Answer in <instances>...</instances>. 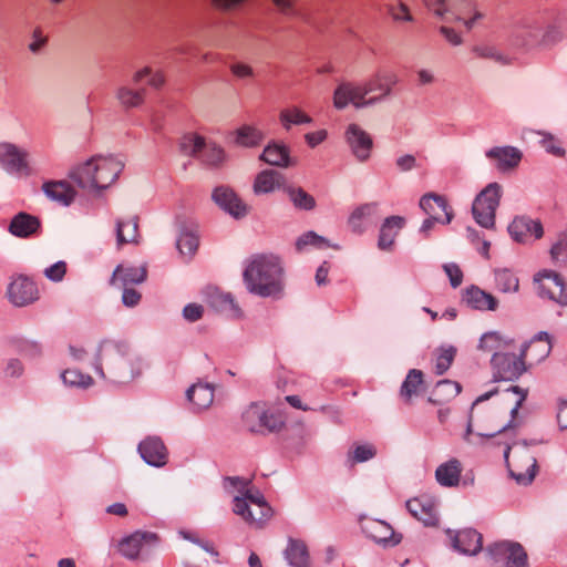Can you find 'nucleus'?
Masks as SVG:
<instances>
[{"label":"nucleus","mask_w":567,"mask_h":567,"mask_svg":"<svg viewBox=\"0 0 567 567\" xmlns=\"http://www.w3.org/2000/svg\"><path fill=\"white\" fill-rule=\"evenodd\" d=\"M497 390H491L482 395H480L472 404L466 433L464 435L465 441L471 442L470 435L474 433L476 429V434L481 437H494L496 434L506 432L511 429H515L517 423L515 419L518 414V410L523 405V402L526 400L527 390H524L517 385L512 386L505 391V394L509 393L515 394L517 398L515 400L514 405L509 409L511 421L508 423L501 422L499 419V408L496 404H484L485 401L491 399Z\"/></svg>","instance_id":"nucleus-1"},{"label":"nucleus","mask_w":567,"mask_h":567,"mask_svg":"<svg viewBox=\"0 0 567 567\" xmlns=\"http://www.w3.org/2000/svg\"><path fill=\"white\" fill-rule=\"evenodd\" d=\"M143 359L132 352L127 344L112 340L99 346L95 372L114 384H128L141 377L144 370Z\"/></svg>","instance_id":"nucleus-2"},{"label":"nucleus","mask_w":567,"mask_h":567,"mask_svg":"<svg viewBox=\"0 0 567 567\" xmlns=\"http://www.w3.org/2000/svg\"><path fill=\"white\" fill-rule=\"evenodd\" d=\"M247 290L262 298H279L282 295L284 268L272 255H257L248 262L244 274Z\"/></svg>","instance_id":"nucleus-3"},{"label":"nucleus","mask_w":567,"mask_h":567,"mask_svg":"<svg viewBox=\"0 0 567 567\" xmlns=\"http://www.w3.org/2000/svg\"><path fill=\"white\" fill-rule=\"evenodd\" d=\"M123 169V163L112 156H94L75 166L69 177L82 189L97 192L111 186Z\"/></svg>","instance_id":"nucleus-4"},{"label":"nucleus","mask_w":567,"mask_h":567,"mask_svg":"<svg viewBox=\"0 0 567 567\" xmlns=\"http://www.w3.org/2000/svg\"><path fill=\"white\" fill-rule=\"evenodd\" d=\"M504 457L511 476L520 485L533 482L537 471L535 456L527 450L526 444L507 445Z\"/></svg>","instance_id":"nucleus-5"},{"label":"nucleus","mask_w":567,"mask_h":567,"mask_svg":"<svg viewBox=\"0 0 567 567\" xmlns=\"http://www.w3.org/2000/svg\"><path fill=\"white\" fill-rule=\"evenodd\" d=\"M233 503V512L247 524L256 527H261L272 514L271 507L258 491L247 493V497L235 496Z\"/></svg>","instance_id":"nucleus-6"},{"label":"nucleus","mask_w":567,"mask_h":567,"mask_svg":"<svg viewBox=\"0 0 567 567\" xmlns=\"http://www.w3.org/2000/svg\"><path fill=\"white\" fill-rule=\"evenodd\" d=\"M429 11L435 17L445 21H464L465 25L470 29L474 22L483 18V14L478 11L474 13V17L467 19V16L472 12L471 0H422Z\"/></svg>","instance_id":"nucleus-7"},{"label":"nucleus","mask_w":567,"mask_h":567,"mask_svg":"<svg viewBox=\"0 0 567 567\" xmlns=\"http://www.w3.org/2000/svg\"><path fill=\"white\" fill-rule=\"evenodd\" d=\"M501 197L502 186L498 183L488 184L475 197L472 214L480 226L486 229H493L495 227V215Z\"/></svg>","instance_id":"nucleus-8"},{"label":"nucleus","mask_w":567,"mask_h":567,"mask_svg":"<svg viewBox=\"0 0 567 567\" xmlns=\"http://www.w3.org/2000/svg\"><path fill=\"white\" fill-rule=\"evenodd\" d=\"M485 555L493 566L497 567H527V553L516 542L501 540L488 545Z\"/></svg>","instance_id":"nucleus-9"},{"label":"nucleus","mask_w":567,"mask_h":567,"mask_svg":"<svg viewBox=\"0 0 567 567\" xmlns=\"http://www.w3.org/2000/svg\"><path fill=\"white\" fill-rule=\"evenodd\" d=\"M245 427L251 433L279 432L285 426L280 415L268 413L265 405L258 402L251 403L241 415Z\"/></svg>","instance_id":"nucleus-10"},{"label":"nucleus","mask_w":567,"mask_h":567,"mask_svg":"<svg viewBox=\"0 0 567 567\" xmlns=\"http://www.w3.org/2000/svg\"><path fill=\"white\" fill-rule=\"evenodd\" d=\"M374 99H369L364 83L351 81L340 82L333 91L332 103L334 109L341 111L352 105L354 109H365L375 105Z\"/></svg>","instance_id":"nucleus-11"},{"label":"nucleus","mask_w":567,"mask_h":567,"mask_svg":"<svg viewBox=\"0 0 567 567\" xmlns=\"http://www.w3.org/2000/svg\"><path fill=\"white\" fill-rule=\"evenodd\" d=\"M544 18L532 17L524 19L512 33L513 43L522 48H533L543 43Z\"/></svg>","instance_id":"nucleus-12"},{"label":"nucleus","mask_w":567,"mask_h":567,"mask_svg":"<svg viewBox=\"0 0 567 567\" xmlns=\"http://www.w3.org/2000/svg\"><path fill=\"white\" fill-rule=\"evenodd\" d=\"M494 379L512 381L519 378L525 371L524 359L512 353L496 352L491 360Z\"/></svg>","instance_id":"nucleus-13"},{"label":"nucleus","mask_w":567,"mask_h":567,"mask_svg":"<svg viewBox=\"0 0 567 567\" xmlns=\"http://www.w3.org/2000/svg\"><path fill=\"white\" fill-rule=\"evenodd\" d=\"M344 138L359 162H365L371 155L373 141L371 135L360 125L351 123L347 126Z\"/></svg>","instance_id":"nucleus-14"},{"label":"nucleus","mask_w":567,"mask_h":567,"mask_svg":"<svg viewBox=\"0 0 567 567\" xmlns=\"http://www.w3.org/2000/svg\"><path fill=\"white\" fill-rule=\"evenodd\" d=\"M539 281V295L560 306H567V291L564 279L555 271L544 270L536 278Z\"/></svg>","instance_id":"nucleus-15"},{"label":"nucleus","mask_w":567,"mask_h":567,"mask_svg":"<svg viewBox=\"0 0 567 567\" xmlns=\"http://www.w3.org/2000/svg\"><path fill=\"white\" fill-rule=\"evenodd\" d=\"M361 527L369 538L383 547H394L402 540L401 534H396L384 520L364 519Z\"/></svg>","instance_id":"nucleus-16"},{"label":"nucleus","mask_w":567,"mask_h":567,"mask_svg":"<svg viewBox=\"0 0 567 567\" xmlns=\"http://www.w3.org/2000/svg\"><path fill=\"white\" fill-rule=\"evenodd\" d=\"M9 300L17 307H24L39 299L37 285L25 276H19L8 287Z\"/></svg>","instance_id":"nucleus-17"},{"label":"nucleus","mask_w":567,"mask_h":567,"mask_svg":"<svg viewBox=\"0 0 567 567\" xmlns=\"http://www.w3.org/2000/svg\"><path fill=\"white\" fill-rule=\"evenodd\" d=\"M213 200L235 218H243L249 213V206L230 188L219 186L213 192Z\"/></svg>","instance_id":"nucleus-18"},{"label":"nucleus","mask_w":567,"mask_h":567,"mask_svg":"<svg viewBox=\"0 0 567 567\" xmlns=\"http://www.w3.org/2000/svg\"><path fill=\"white\" fill-rule=\"evenodd\" d=\"M508 233L515 241L527 243L532 238H542L544 229L538 219H532L528 216H517L509 224Z\"/></svg>","instance_id":"nucleus-19"},{"label":"nucleus","mask_w":567,"mask_h":567,"mask_svg":"<svg viewBox=\"0 0 567 567\" xmlns=\"http://www.w3.org/2000/svg\"><path fill=\"white\" fill-rule=\"evenodd\" d=\"M399 79L393 73L377 72L368 81L364 82L369 99H374L375 105L385 101L392 95L393 86Z\"/></svg>","instance_id":"nucleus-20"},{"label":"nucleus","mask_w":567,"mask_h":567,"mask_svg":"<svg viewBox=\"0 0 567 567\" xmlns=\"http://www.w3.org/2000/svg\"><path fill=\"white\" fill-rule=\"evenodd\" d=\"M27 156L28 153L14 144H0V164L9 173H25L28 171Z\"/></svg>","instance_id":"nucleus-21"},{"label":"nucleus","mask_w":567,"mask_h":567,"mask_svg":"<svg viewBox=\"0 0 567 567\" xmlns=\"http://www.w3.org/2000/svg\"><path fill=\"white\" fill-rule=\"evenodd\" d=\"M421 209L429 217L436 219L442 224H450L453 218V212L449 207L446 199L437 194H426L420 199Z\"/></svg>","instance_id":"nucleus-22"},{"label":"nucleus","mask_w":567,"mask_h":567,"mask_svg":"<svg viewBox=\"0 0 567 567\" xmlns=\"http://www.w3.org/2000/svg\"><path fill=\"white\" fill-rule=\"evenodd\" d=\"M447 534L452 539L453 547L464 555L474 556L482 550L483 537L475 529L464 528L455 534L447 530Z\"/></svg>","instance_id":"nucleus-23"},{"label":"nucleus","mask_w":567,"mask_h":567,"mask_svg":"<svg viewBox=\"0 0 567 567\" xmlns=\"http://www.w3.org/2000/svg\"><path fill=\"white\" fill-rule=\"evenodd\" d=\"M406 508L413 517L421 520L424 525H436V503L432 497L427 495H421L419 497L409 499L406 502Z\"/></svg>","instance_id":"nucleus-24"},{"label":"nucleus","mask_w":567,"mask_h":567,"mask_svg":"<svg viewBox=\"0 0 567 567\" xmlns=\"http://www.w3.org/2000/svg\"><path fill=\"white\" fill-rule=\"evenodd\" d=\"M158 537L150 532H135L118 543V551L127 559L135 560L146 544H156Z\"/></svg>","instance_id":"nucleus-25"},{"label":"nucleus","mask_w":567,"mask_h":567,"mask_svg":"<svg viewBox=\"0 0 567 567\" xmlns=\"http://www.w3.org/2000/svg\"><path fill=\"white\" fill-rule=\"evenodd\" d=\"M137 450L148 465L161 467L167 463V449L159 437H146L138 444Z\"/></svg>","instance_id":"nucleus-26"},{"label":"nucleus","mask_w":567,"mask_h":567,"mask_svg":"<svg viewBox=\"0 0 567 567\" xmlns=\"http://www.w3.org/2000/svg\"><path fill=\"white\" fill-rule=\"evenodd\" d=\"M378 213L379 203H364L352 210L348 218V226L352 233L361 235L365 231L367 224L372 221Z\"/></svg>","instance_id":"nucleus-27"},{"label":"nucleus","mask_w":567,"mask_h":567,"mask_svg":"<svg viewBox=\"0 0 567 567\" xmlns=\"http://www.w3.org/2000/svg\"><path fill=\"white\" fill-rule=\"evenodd\" d=\"M146 277L147 269L145 266L118 265L113 271L111 282L118 287H130L144 282Z\"/></svg>","instance_id":"nucleus-28"},{"label":"nucleus","mask_w":567,"mask_h":567,"mask_svg":"<svg viewBox=\"0 0 567 567\" xmlns=\"http://www.w3.org/2000/svg\"><path fill=\"white\" fill-rule=\"evenodd\" d=\"M551 351V341L547 332H538L529 343L525 344L520 351L522 359L530 358L533 362H540Z\"/></svg>","instance_id":"nucleus-29"},{"label":"nucleus","mask_w":567,"mask_h":567,"mask_svg":"<svg viewBox=\"0 0 567 567\" xmlns=\"http://www.w3.org/2000/svg\"><path fill=\"white\" fill-rule=\"evenodd\" d=\"M287 186L285 184V176L275 169H264L257 174L252 190L256 195L269 194L276 189H282Z\"/></svg>","instance_id":"nucleus-30"},{"label":"nucleus","mask_w":567,"mask_h":567,"mask_svg":"<svg viewBox=\"0 0 567 567\" xmlns=\"http://www.w3.org/2000/svg\"><path fill=\"white\" fill-rule=\"evenodd\" d=\"M206 300L208 305L218 312L230 317L240 316V309L230 293L223 292L217 288H208L206 291Z\"/></svg>","instance_id":"nucleus-31"},{"label":"nucleus","mask_w":567,"mask_h":567,"mask_svg":"<svg viewBox=\"0 0 567 567\" xmlns=\"http://www.w3.org/2000/svg\"><path fill=\"white\" fill-rule=\"evenodd\" d=\"M486 156L494 159L502 172L515 168L522 159L520 151L513 146L493 147L486 152Z\"/></svg>","instance_id":"nucleus-32"},{"label":"nucleus","mask_w":567,"mask_h":567,"mask_svg":"<svg viewBox=\"0 0 567 567\" xmlns=\"http://www.w3.org/2000/svg\"><path fill=\"white\" fill-rule=\"evenodd\" d=\"M405 219L401 216L386 217L381 225L378 247L381 250H391L399 231L404 227Z\"/></svg>","instance_id":"nucleus-33"},{"label":"nucleus","mask_w":567,"mask_h":567,"mask_svg":"<svg viewBox=\"0 0 567 567\" xmlns=\"http://www.w3.org/2000/svg\"><path fill=\"white\" fill-rule=\"evenodd\" d=\"M463 299L470 307L481 311H495L498 307V300L493 295L476 286L467 288Z\"/></svg>","instance_id":"nucleus-34"},{"label":"nucleus","mask_w":567,"mask_h":567,"mask_svg":"<svg viewBox=\"0 0 567 567\" xmlns=\"http://www.w3.org/2000/svg\"><path fill=\"white\" fill-rule=\"evenodd\" d=\"M42 189L50 199L64 206H69L76 194L74 188L65 181L47 182Z\"/></svg>","instance_id":"nucleus-35"},{"label":"nucleus","mask_w":567,"mask_h":567,"mask_svg":"<svg viewBox=\"0 0 567 567\" xmlns=\"http://www.w3.org/2000/svg\"><path fill=\"white\" fill-rule=\"evenodd\" d=\"M138 238V218L137 216H127L116 220V243L117 247L126 244H136Z\"/></svg>","instance_id":"nucleus-36"},{"label":"nucleus","mask_w":567,"mask_h":567,"mask_svg":"<svg viewBox=\"0 0 567 567\" xmlns=\"http://www.w3.org/2000/svg\"><path fill=\"white\" fill-rule=\"evenodd\" d=\"M186 396L194 408L205 410L214 401V386L209 383H195L187 390Z\"/></svg>","instance_id":"nucleus-37"},{"label":"nucleus","mask_w":567,"mask_h":567,"mask_svg":"<svg viewBox=\"0 0 567 567\" xmlns=\"http://www.w3.org/2000/svg\"><path fill=\"white\" fill-rule=\"evenodd\" d=\"M462 465L458 460L452 458L441 464L435 471V477L440 485L445 487L457 486L461 480Z\"/></svg>","instance_id":"nucleus-38"},{"label":"nucleus","mask_w":567,"mask_h":567,"mask_svg":"<svg viewBox=\"0 0 567 567\" xmlns=\"http://www.w3.org/2000/svg\"><path fill=\"white\" fill-rule=\"evenodd\" d=\"M260 159L269 165L288 167L295 163L290 158L289 148L284 144L272 143L265 147Z\"/></svg>","instance_id":"nucleus-39"},{"label":"nucleus","mask_w":567,"mask_h":567,"mask_svg":"<svg viewBox=\"0 0 567 567\" xmlns=\"http://www.w3.org/2000/svg\"><path fill=\"white\" fill-rule=\"evenodd\" d=\"M423 390V373L421 370L409 371L400 389V398L405 404H411L413 399Z\"/></svg>","instance_id":"nucleus-40"},{"label":"nucleus","mask_w":567,"mask_h":567,"mask_svg":"<svg viewBox=\"0 0 567 567\" xmlns=\"http://www.w3.org/2000/svg\"><path fill=\"white\" fill-rule=\"evenodd\" d=\"M462 388L461 384L452 380H441L434 386L429 401L435 405H442L456 398Z\"/></svg>","instance_id":"nucleus-41"},{"label":"nucleus","mask_w":567,"mask_h":567,"mask_svg":"<svg viewBox=\"0 0 567 567\" xmlns=\"http://www.w3.org/2000/svg\"><path fill=\"white\" fill-rule=\"evenodd\" d=\"M40 227L38 218L25 214L19 213L10 223L9 230L12 235L18 237H28L34 234Z\"/></svg>","instance_id":"nucleus-42"},{"label":"nucleus","mask_w":567,"mask_h":567,"mask_svg":"<svg viewBox=\"0 0 567 567\" xmlns=\"http://www.w3.org/2000/svg\"><path fill=\"white\" fill-rule=\"evenodd\" d=\"M146 89H133L127 85H122L116 90V100L120 105L125 109L138 107L144 103Z\"/></svg>","instance_id":"nucleus-43"},{"label":"nucleus","mask_w":567,"mask_h":567,"mask_svg":"<svg viewBox=\"0 0 567 567\" xmlns=\"http://www.w3.org/2000/svg\"><path fill=\"white\" fill-rule=\"evenodd\" d=\"M235 143L243 147H256L265 140V134L256 126L243 125L234 132Z\"/></svg>","instance_id":"nucleus-44"},{"label":"nucleus","mask_w":567,"mask_h":567,"mask_svg":"<svg viewBox=\"0 0 567 567\" xmlns=\"http://www.w3.org/2000/svg\"><path fill=\"white\" fill-rule=\"evenodd\" d=\"M284 192L297 209L312 210L316 207L315 197L308 194L302 187L287 185L284 187Z\"/></svg>","instance_id":"nucleus-45"},{"label":"nucleus","mask_w":567,"mask_h":567,"mask_svg":"<svg viewBox=\"0 0 567 567\" xmlns=\"http://www.w3.org/2000/svg\"><path fill=\"white\" fill-rule=\"evenodd\" d=\"M544 43H555L567 38V18L558 17L551 23L544 20Z\"/></svg>","instance_id":"nucleus-46"},{"label":"nucleus","mask_w":567,"mask_h":567,"mask_svg":"<svg viewBox=\"0 0 567 567\" xmlns=\"http://www.w3.org/2000/svg\"><path fill=\"white\" fill-rule=\"evenodd\" d=\"M286 558L292 567H309L308 548L300 540H291L286 549Z\"/></svg>","instance_id":"nucleus-47"},{"label":"nucleus","mask_w":567,"mask_h":567,"mask_svg":"<svg viewBox=\"0 0 567 567\" xmlns=\"http://www.w3.org/2000/svg\"><path fill=\"white\" fill-rule=\"evenodd\" d=\"M377 455V447L371 443L353 444L347 454V464L350 467L368 462Z\"/></svg>","instance_id":"nucleus-48"},{"label":"nucleus","mask_w":567,"mask_h":567,"mask_svg":"<svg viewBox=\"0 0 567 567\" xmlns=\"http://www.w3.org/2000/svg\"><path fill=\"white\" fill-rule=\"evenodd\" d=\"M279 120L286 130H290L292 125L312 123V118L297 106L282 110L279 114Z\"/></svg>","instance_id":"nucleus-49"},{"label":"nucleus","mask_w":567,"mask_h":567,"mask_svg":"<svg viewBox=\"0 0 567 567\" xmlns=\"http://www.w3.org/2000/svg\"><path fill=\"white\" fill-rule=\"evenodd\" d=\"M472 51L480 59L491 60L499 65L512 64V59L507 54L499 51L494 45H488V44L475 45L472 49Z\"/></svg>","instance_id":"nucleus-50"},{"label":"nucleus","mask_w":567,"mask_h":567,"mask_svg":"<svg viewBox=\"0 0 567 567\" xmlns=\"http://www.w3.org/2000/svg\"><path fill=\"white\" fill-rule=\"evenodd\" d=\"M199 245V238L195 230L184 229L177 238V249L184 256L192 257Z\"/></svg>","instance_id":"nucleus-51"},{"label":"nucleus","mask_w":567,"mask_h":567,"mask_svg":"<svg viewBox=\"0 0 567 567\" xmlns=\"http://www.w3.org/2000/svg\"><path fill=\"white\" fill-rule=\"evenodd\" d=\"M181 148L184 154L188 156H202L206 148V141L203 136L197 134L185 135L181 142Z\"/></svg>","instance_id":"nucleus-52"},{"label":"nucleus","mask_w":567,"mask_h":567,"mask_svg":"<svg viewBox=\"0 0 567 567\" xmlns=\"http://www.w3.org/2000/svg\"><path fill=\"white\" fill-rule=\"evenodd\" d=\"M307 246H313L318 249H326L329 247H331L333 249L339 248L337 245L330 244V241L327 238L319 236L315 231H308V233L303 234L302 236H300L298 238V240L296 243V248L299 251L302 250Z\"/></svg>","instance_id":"nucleus-53"},{"label":"nucleus","mask_w":567,"mask_h":567,"mask_svg":"<svg viewBox=\"0 0 567 567\" xmlns=\"http://www.w3.org/2000/svg\"><path fill=\"white\" fill-rule=\"evenodd\" d=\"M495 282L502 292H516L519 287L518 278L508 269L496 270Z\"/></svg>","instance_id":"nucleus-54"},{"label":"nucleus","mask_w":567,"mask_h":567,"mask_svg":"<svg viewBox=\"0 0 567 567\" xmlns=\"http://www.w3.org/2000/svg\"><path fill=\"white\" fill-rule=\"evenodd\" d=\"M61 377L63 382L71 386L89 388L93 384V379L90 375L75 369H66Z\"/></svg>","instance_id":"nucleus-55"},{"label":"nucleus","mask_w":567,"mask_h":567,"mask_svg":"<svg viewBox=\"0 0 567 567\" xmlns=\"http://www.w3.org/2000/svg\"><path fill=\"white\" fill-rule=\"evenodd\" d=\"M251 481L239 476H227L224 478V487L228 492L238 491L240 497H247V493H254L250 488Z\"/></svg>","instance_id":"nucleus-56"},{"label":"nucleus","mask_w":567,"mask_h":567,"mask_svg":"<svg viewBox=\"0 0 567 567\" xmlns=\"http://www.w3.org/2000/svg\"><path fill=\"white\" fill-rule=\"evenodd\" d=\"M145 78H148V85L155 89H159L165 82L164 75L161 72H153L147 66L135 72L132 81L134 84H138Z\"/></svg>","instance_id":"nucleus-57"},{"label":"nucleus","mask_w":567,"mask_h":567,"mask_svg":"<svg viewBox=\"0 0 567 567\" xmlns=\"http://www.w3.org/2000/svg\"><path fill=\"white\" fill-rule=\"evenodd\" d=\"M455 353L456 350L453 347L442 348L439 350L434 368L436 374L441 375L450 369L454 360Z\"/></svg>","instance_id":"nucleus-58"},{"label":"nucleus","mask_w":567,"mask_h":567,"mask_svg":"<svg viewBox=\"0 0 567 567\" xmlns=\"http://www.w3.org/2000/svg\"><path fill=\"white\" fill-rule=\"evenodd\" d=\"M388 13L395 22H413L414 18L410 12L409 7L402 1L389 4L386 7Z\"/></svg>","instance_id":"nucleus-59"},{"label":"nucleus","mask_w":567,"mask_h":567,"mask_svg":"<svg viewBox=\"0 0 567 567\" xmlns=\"http://www.w3.org/2000/svg\"><path fill=\"white\" fill-rule=\"evenodd\" d=\"M224 151L223 148L216 145H207L204 152L202 153L200 158L209 165H218L224 159Z\"/></svg>","instance_id":"nucleus-60"},{"label":"nucleus","mask_w":567,"mask_h":567,"mask_svg":"<svg viewBox=\"0 0 567 567\" xmlns=\"http://www.w3.org/2000/svg\"><path fill=\"white\" fill-rule=\"evenodd\" d=\"M550 257L554 261L560 258L567 259V234L559 235L558 240L550 248Z\"/></svg>","instance_id":"nucleus-61"},{"label":"nucleus","mask_w":567,"mask_h":567,"mask_svg":"<svg viewBox=\"0 0 567 567\" xmlns=\"http://www.w3.org/2000/svg\"><path fill=\"white\" fill-rule=\"evenodd\" d=\"M66 272V264L58 261L44 270V276L52 281H61Z\"/></svg>","instance_id":"nucleus-62"},{"label":"nucleus","mask_w":567,"mask_h":567,"mask_svg":"<svg viewBox=\"0 0 567 567\" xmlns=\"http://www.w3.org/2000/svg\"><path fill=\"white\" fill-rule=\"evenodd\" d=\"M230 72L237 79H252L255 76L254 69L244 62H236L230 64Z\"/></svg>","instance_id":"nucleus-63"},{"label":"nucleus","mask_w":567,"mask_h":567,"mask_svg":"<svg viewBox=\"0 0 567 567\" xmlns=\"http://www.w3.org/2000/svg\"><path fill=\"white\" fill-rule=\"evenodd\" d=\"M445 274L449 276L453 288L458 287L463 280V272L456 264H445L443 266Z\"/></svg>","instance_id":"nucleus-64"}]
</instances>
